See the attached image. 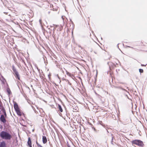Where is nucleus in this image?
<instances>
[{
	"instance_id": "obj_3",
	"label": "nucleus",
	"mask_w": 147,
	"mask_h": 147,
	"mask_svg": "<svg viewBox=\"0 0 147 147\" xmlns=\"http://www.w3.org/2000/svg\"><path fill=\"white\" fill-rule=\"evenodd\" d=\"M13 70L14 72V74L15 75L16 77L18 80H20V77L19 75L16 70L15 67L13 65L12 66Z\"/></svg>"
},
{
	"instance_id": "obj_13",
	"label": "nucleus",
	"mask_w": 147,
	"mask_h": 147,
	"mask_svg": "<svg viewBox=\"0 0 147 147\" xmlns=\"http://www.w3.org/2000/svg\"><path fill=\"white\" fill-rule=\"evenodd\" d=\"M7 92L8 95H10L11 93V91L10 89L9 88H7Z\"/></svg>"
},
{
	"instance_id": "obj_2",
	"label": "nucleus",
	"mask_w": 147,
	"mask_h": 147,
	"mask_svg": "<svg viewBox=\"0 0 147 147\" xmlns=\"http://www.w3.org/2000/svg\"><path fill=\"white\" fill-rule=\"evenodd\" d=\"M132 143L133 145L134 144H135L141 147H142L144 145L143 142L140 140H134L132 141Z\"/></svg>"
},
{
	"instance_id": "obj_7",
	"label": "nucleus",
	"mask_w": 147,
	"mask_h": 147,
	"mask_svg": "<svg viewBox=\"0 0 147 147\" xmlns=\"http://www.w3.org/2000/svg\"><path fill=\"white\" fill-rule=\"evenodd\" d=\"M13 107L15 111H16L19 109L18 107V105L16 102H15V103H14Z\"/></svg>"
},
{
	"instance_id": "obj_18",
	"label": "nucleus",
	"mask_w": 147,
	"mask_h": 147,
	"mask_svg": "<svg viewBox=\"0 0 147 147\" xmlns=\"http://www.w3.org/2000/svg\"><path fill=\"white\" fill-rule=\"evenodd\" d=\"M66 72H67V75H68L69 76H70L71 75V74L69 73L67 71H66Z\"/></svg>"
},
{
	"instance_id": "obj_5",
	"label": "nucleus",
	"mask_w": 147,
	"mask_h": 147,
	"mask_svg": "<svg viewBox=\"0 0 147 147\" xmlns=\"http://www.w3.org/2000/svg\"><path fill=\"white\" fill-rule=\"evenodd\" d=\"M139 44L140 46H146L147 45V43L144 41H142L139 43Z\"/></svg>"
},
{
	"instance_id": "obj_1",
	"label": "nucleus",
	"mask_w": 147,
	"mask_h": 147,
	"mask_svg": "<svg viewBox=\"0 0 147 147\" xmlns=\"http://www.w3.org/2000/svg\"><path fill=\"white\" fill-rule=\"evenodd\" d=\"M0 136L2 139L7 140H10L11 138V135L9 133L4 131L1 132Z\"/></svg>"
},
{
	"instance_id": "obj_26",
	"label": "nucleus",
	"mask_w": 147,
	"mask_h": 147,
	"mask_svg": "<svg viewBox=\"0 0 147 147\" xmlns=\"http://www.w3.org/2000/svg\"><path fill=\"white\" fill-rule=\"evenodd\" d=\"M142 65V66H145L146 65Z\"/></svg>"
},
{
	"instance_id": "obj_24",
	"label": "nucleus",
	"mask_w": 147,
	"mask_h": 147,
	"mask_svg": "<svg viewBox=\"0 0 147 147\" xmlns=\"http://www.w3.org/2000/svg\"><path fill=\"white\" fill-rule=\"evenodd\" d=\"M39 21H40V23H42V20L41 19H40L39 20Z\"/></svg>"
},
{
	"instance_id": "obj_29",
	"label": "nucleus",
	"mask_w": 147,
	"mask_h": 147,
	"mask_svg": "<svg viewBox=\"0 0 147 147\" xmlns=\"http://www.w3.org/2000/svg\"><path fill=\"white\" fill-rule=\"evenodd\" d=\"M106 129V130H107V132H108V133H109V132L108 131L107 129Z\"/></svg>"
},
{
	"instance_id": "obj_12",
	"label": "nucleus",
	"mask_w": 147,
	"mask_h": 147,
	"mask_svg": "<svg viewBox=\"0 0 147 147\" xmlns=\"http://www.w3.org/2000/svg\"><path fill=\"white\" fill-rule=\"evenodd\" d=\"M58 108L59 109V110L61 112H62L63 109L62 108L61 106L59 105H58Z\"/></svg>"
},
{
	"instance_id": "obj_15",
	"label": "nucleus",
	"mask_w": 147,
	"mask_h": 147,
	"mask_svg": "<svg viewBox=\"0 0 147 147\" xmlns=\"http://www.w3.org/2000/svg\"><path fill=\"white\" fill-rule=\"evenodd\" d=\"M3 113H4V115L6 117H7V115H6V113L5 111V110L4 109L3 110Z\"/></svg>"
},
{
	"instance_id": "obj_9",
	"label": "nucleus",
	"mask_w": 147,
	"mask_h": 147,
	"mask_svg": "<svg viewBox=\"0 0 147 147\" xmlns=\"http://www.w3.org/2000/svg\"><path fill=\"white\" fill-rule=\"evenodd\" d=\"M5 143L4 142H1L0 144V147H6Z\"/></svg>"
},
{
	"instance_id": "obj_16",
	"label": "nucleus",
	"mask_w": 147,
	"mask_h": 147,
	"mask_svg": "<svg viewBox=\"0 0 147 147\" xmlns=\"http://www.w3.org/2000/svg\"><path fill=\"white\" fill-rule=\"evenodd\" d=\"M57 27H59L60 28V31H61L62 28H63V27H62V26H57Z\"/></svg>"
},
{
	"instance_id": "obj_4",
	"label": "nucleus",
	"mask_w": 147,
	"mask_h": 147,
	"mask_svg": "<svg viewBox=\"0 0 147 147\" xmlns=\"http://www.w3.org/2000/svg\"><path fill=\"white\" fill-rule=\"evenodd\" d=\"M0 120L1 121L3 122V123H5L6 122V120L5 118L4 115H1Z\"/></svg>"
},
{
	"instance_id": "obj_32",
	"label": "nucleus",
	"mask_w": 147,
	"mask_h": 147,
	"mask_svg": "<svg viewBox=\"0 0 147 147\" xmlns=\"http://www.w3.org/2000/svg\"><path fill=\"white\" fill-rule=\"evenodd\" d=\"M37 69H38V70L39 71V69H38V68H37Z\"/></svg>"
},
{
	"instance_id": "obj_33",
	"label": "nucleus",
	"mask_w": 147,
	"mask_h": 147,
	"mask_svg": "<svg viewBox=\"0 0 147 147\" xmlns=\"http://www.w3.org/2000/svg\"><path fill=\"white\" fill-rule=\"evenodd\" d=\"M68 147H70V146H68Z\"/></svg>"
},
{
	"instance_id": "obj_11",
	"label": "nucleus",
	"mask_w": 147,
	"mask_h": 147,
	"mask_svg": "<svg viewBox=\"0 0 147 147\" xmlns=\"http://www.w3.org/2000/svg\"><path fill=\"white\" fill-rule=\"evenodd\" d=\"M16 111L18 115H19V116H21V115L22 113L20 112L19 109Z\"/></svg>"
},
{
	"instance_id": "obj_25",
	"label": "nucleus",
	"mask_w": 147,
	"mask_h": 147,
	"mask_svg": "<svg viewBox=\"0 0 147 147\" xmlns=\"http://www.w3.org/2000/svg\"><path fill=\"white\" fill-rule=\"evenodd\" d=\"M109 68H110V69H111V66H109Z\"/></svg>"
},
{
	"instance_id": "obj_31",
	"label": "nucleus",
	"mask_w": 147,
	"mask_h": 147,
	"mask_svg": "<svg viewBox=\"0 0 147 147\" xmlns=\"http://www.w3.org/2000/svg\"><path fill=\"white\" fill-rule=\"evenodd\" d=\"M127 89H128V90H129V88H128V87H127Z\"/></svg>"
},
{
	"instance_id": "obj_27",
	"label": "nucleus",
	"mask_w": 147,
	"mask_h": 147,
	"mask_svg": "<svg viewBox=\"0 0 147 147\" xmlns=\"http://www.w3.org/2000/svg\"><path fill=\"white\" fill-rule=\"evenodd\" d=\"M50 74H49L48 75V76L49 78H50Z\"/></svg>"
},
{
	"instance_id": "obj_10",
	"label": "nucleus",
	"mask_w": 147,
	"mask_h": 147,
	"mask_svg": "<svg viewBox=\"0 0 147 147\" xmlns=\"http://www.w3.org/2000/svg\"><path fill=\"white\" fill-rule=\"evenodd\" d=\"M27 143L29 146L32 145L31 141L30 138H28V140Z\"/></svg>"
},
{
	"instance_id": "obj_14",
	"label": "nucleus",
	"mask_w": 147,
	"mask_h": 147,
	"mask_svg": "<svg viewBox=\"0 0 147 147\" xmlns=\"http://www.w3.org/2000/svg\"><path fill=\"white\" fill-rule=\"evenodd\" d=\"M57 67L59 70H61L62 69V67L60 65H56Z\"/></svg>"
},
{
	"instance_id": "obj_22",
	"label": "nucleus",
	"mask_w": 147,
	"mask_h": 147,
	"mask_svg": "<svg viewBox=\"0 0 147 147\" xmlns=\"http://www.w3.org/2000/svg\"><path fill=\"white\" fill-rule=\"evenodd\" d=\"M69 114H68L67 113H66V116L68 117H68V116H69Z\"/></svg>"
},
{
	"instance_id": "obj_19",
	"label": "nucleus",
	"mask_w": 147,
	"mask_h": 147,
	"mask_svg": "<svg viewBox=\"0 0 147 147\" xmlns=\"http://www.w3.org/2000/svg\"><path fill=\"white\" fill-rule=\"evenodd\" d=\"M113 137H112V140H111V143L112 144H113Z\"/></svg>"
},
{
	"instance_id": "obj_8",
	"label": "nucleus",
	"mask_w": 147,
	"mask_h": 147,
	"mask_svg": "<svg viewBox=\"0 0 147 147\" xmlns=\"http://www.w3.org/2000/svg\"><path fill=\"white\" fill-rule=\"evenodd\" d=\"M42 142L44 144H45L47 142V139L46 136H43L42 137Z\"/></svg>"
},
{
	"instance_id": "obj_20",
	"label": "nucleus",
	"mask_w": 147,
	"mask_h": 147,
	"mask_svg": "<svg viewBox=\"0 0 147 147\" xmlns=\"http://www.w3.org/2000/svg\"><path fill=\"white\" fill-rule=\"evenodd\" d=\"M36 144L37 146L38 147L39 146V145H40V144H39L37 142H36Z\"/></svg>"
},
{
	"instance_id": "obj_21",
	"label": "nucleus",
	"mask_w": 147,
	"mask_h": 147,
	"mask_svg": "<svg viewBox=\"0 0 147 147\" xmlns=\"http://www.w3.org/2000/svg\"><path fill=\"white\" fill-rule=\"evenodd\" d=\"M125 96L127 97V98L128 99H129V98L128 97L127 95V94H125Z\"/></svg>"
},
{
	"instance_id": "obj_6",
	"label": "nucleus",
	"mask_w": 147,
	"mask_h": 147,
	"mask_svg": "<svg viewBox=\"0 0 147 147\" xmlns=\"http://www.w3.org/2000/svg\"><path fill=\"white\" fill-rule=\"evenodd\" d=\"M114 87L115 88H118V89H121L122 90H124V91H125V92H127L128 94H129V92L128 91H127L125 89L122 88L121 86H114Z\"/></svg>"
},
{
	"instance_id": "obj_30",
	"label": "nucleus",
	"mask_w": 147,
	"mask_h": 147,
	"mask_svg": "<svg viewBox=\"0 0 147 147\" xmlns=\"http://www.w3.org/2000/svg\"><path fill=\"white\" fill-rule=\"evenodd\" d=\"M30 147H32V145L29 146Z\"/></svg>"
},
{
	"instance_id": "obj_28",
	"label": "nucleus",
	"mask_w": 147,
	"mask_h": 147,
	"mask_svg": "<svg viewBox=\"0 0 147 147\" xmlns=\"http://www.w3.org/2000/svg\"><path fill=\"white\" fill-rule=\"evenodd\" d=\"M38 147H43L41 145H39V146H38Z\"/></svg>"
},
{
	"instance_id": "obj_17",
	"label": "nucleus",
	"mask_w": 147,
	"mask_h": 147,
	"mask_svg": "<svg viewBox=\"0 0 147 147\" xmlns=\"http://www.w3.org/2000/svg\"><path fill=\"white\" fill-rule=\"evenodd\" d=\"M139 72L140 73H143V70L142 69H139Z\"/></svg>"
},
{
	"instance_id": "obj_23",
	"label": "nucleus",
	"mask_w": 147,
	"mask_h": 147,
	"mask_svg": "<svg viewBox=\"0 0 147 147\" xmlns=\"http://www.w3.org/2000/svg\"><path fill=\"white\" fill-rule=\"evenodd\" d=\"M57 77L59 79H60V78L59 77V76H58V74H57Z\"/></svg>"
}]
</instances>
